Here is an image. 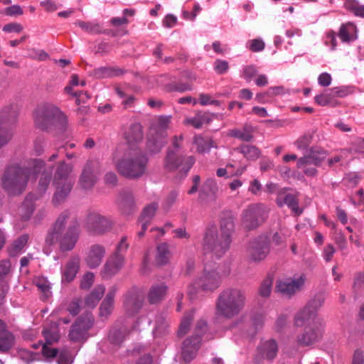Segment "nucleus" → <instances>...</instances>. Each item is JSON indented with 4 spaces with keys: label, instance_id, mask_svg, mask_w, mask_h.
<instances>
[{
    "label": "nucleus",
    "instance_id": "2",
    "mask_svg": "<svg viewBox=\"0 0 364 364\" xmlns=\"http://www.w3.org/2000/svg\"><path fill=\"white\" fill-rule=\"evenodd\" d=\"M45 163L40 159L31 160L27 165L14 164L9 166L2 178V187L10 196L21 194L27 186L28 178L40 173Z\"/></svg>",
    "mask_w": 364,
    "mask_h": 364
},
{
    "label": "nucleus",
    "instance_id": "64",
    "mask_svg": "<svg viewBox=\"0 0 364 364\" xmlns=\"http://www.w3.org/2000/svg\"><path fill=\"white\" fill-rule=\"evenodd\" d=\"M353 289L356 291L364 289V272L358 273L354 281Z\"/></svg>",
    "mask_w": 364,
    "mask_h": 364
},
{
    "label": "nucleus",
    "instance_id": "23",
    "mask_svg": "<svg viewBox=\"0 0 364 364\" xmlns=\"http://www.w3.org/2000/svg\"><path fill=\"white\" fill-rule=\"evenodd\" d=\"M105 255V249L100 245H93L90 247L85 258L86 264L90 268L98 267Z\"/></svg>",
    "mask_w": 364,
    "mask_h": 364
},
{
    "label": "nucleus",
    "instance_id": "28",
    "mask_svg": "<svg viewBox=\"0 0 364 364\" xmlns=\"http://www.w3.org/2000/svg\"><path fill=\"white\" fill-rule=\"evenodd\" d=\"M124 73V70L119 68L105 66L94 69L92 75L96 79H102L120 76Z\"/></svg>",
    "mask_w": 364,
    "mask_h": 364
},
{
    "label": "nucleus",
    "instance_id": "30",
    "mask_svg": "<svg viewBox=\"0 0 364 364\" xmlns=\"http://www.w3.org/2000/svg\"><path fill=\"white\" fill-rule=\"evenodd\" d=\"M14 343V337L6 330V324L0 320V352L8 351Z\"/></svg>",
    "mask_w": 364,
    "mask_h": 364
},
{
    "label": "nucleus",
    "instance_id": "44",
    "mask_svg": "<svg viewBox=\"0 0 364 364\" xmlns=\"http://www.w3.org/2000/svg\"><path fill=\"white\" fill-rule=\"evenodd\" d=\"M315 102L321 106L336 107L339 103L334 98L331 90H327L325 92L317 95L314 97Z\"/></svg>",
    "mask_w": 364,
    "mask_h": 364
},
{
    "label": "nucleus",
    "instance_id": "27",
    "mask_svg": "<svg viewBox=\"0 0 364 364\" xmlns=\"http://www.w3.org/2000/svg\"><path fill=\"white\" fill-rule=\"evenodd\" d=\"M124 262V257L122 254H113L109 257L104 267V272L106 274L112 276L117 273L122 267Z\"/></svg>",
    "mask_w": 364,
    "mask_h": 364
},
{
    "label": "nucleus",
    "instance_id": "21",
    "mask_svg": "<svg viewBox=\"0 0 364 364\" xmlns=\"http://www.w3.org/2000/svg\"><path fill=\"white\" fill-rule=\"evenodd\" d=\"M297 198L296 194L289 193L285 190H282L277 194L276 203L279 207L287 205L296 215H300L303 213V209L299 207Z\"/></svg>",
    "mask_w": 364,
    "mask_h": 364
},
{
    "label": "nucleus",
    "instance_id": "55",
    "mask_svg": "<svg viewBox=\"0 0 364 364\" xmlns=\"http://www.w3.org/2000/svg\"><path fill=\"white\" fill-rule=\"evenodd\" d=\"M157 208L158 204L156 203H151L145 207L139 219V222L150 223L151 220L155 215Z\"/></svg>",
    "mask_w": 364,
    "mask_h": 364
},
{
    "label": "nucleus",
    "instance_id": "20",
    "mask_svg": "<svg viewBox=\"0 0 364 364\" xmlns=\"http://www.w3.org/2000/svg\"><path fill=\"white\" fill-rule=\"evenodd\" d=\"M323 299L318 296L313 299L295 316V323L297 326H302L315 315L316 311L323 305Z\"/></svg>",
    "mask_w": 364,
    "mask_h": 364
},
{
    "label": "nucleus",
    "instance_id": "10",
    "mask_svg": "<svg viewBox=\"0 0 364 364\" xmlns=\"http://www.w3.org/2000/svg\"><path fill=\"white\" fill-rule=\"evenodd\" d=\"M268 214L267 208L261 203L250 205L243 210L242 224L248 230L257 228L262 224Z\"/></svg>",
    "mask_w": 364,
    "mask_h": 364
},
{
    "label": "nucleus",
    "instance_id": "3",
    "mask_svg": "<svg viewBox=\"0 0 364 364\" xmlns=\"http://www.w3.org/2000/svg\"><path fill=\"white\" fill-rule=\"evenodd\" d=\"M247 300L246 293L240 288H226L218 295L216 314L226 318H232L244 309Z\"/></svg>",
    "mask_w": 364,
    "mask_h": 364
},
{
    "label": "nucleus",
    "instance_id": "11",
    "mask_svg": "<svg viewBox=\"0 0 364 364\" xmlns=\"http://www.w3.org/2000/svg\"><path fill=\"white\" fill-rule=\"evenodd\" d=\"M194 163L193 156H183L168 149L164 159V168L171 172L180 168V171L186 176Z\"/></svg>",
    "mask_w": 364,
    "mask_h": 364
},
{
    "label": "nucleus",
    "instance_id": "34",
    "mask_svg": "<svg viewBox=\"0 0 364 364\" xmlns=\"http://www.w3.org/2000/svg\"><path fill=\"white\" fill-rule=\"evenodd\" d=\"M75 25L80 27L83 31L91 35L109 33L107 31H104L100 23L96 21H77Z\"/></svg>",
    "mask_w": 364,
    "mask_h": 364
},
{
    "label": "nucleus",
    "instance_id": "17",
    "mask_svg": "<svg viewBox=\"0 0 364 364\" xmlns=\"http://www.w3.org/2000/svg\"><path fill=\"white\" fill-rule=\"evenodd\" d=\"M323 326L321 322H314L306 326L304 332L296 337V343L301 346H307L318 341L322 336Z\"/></svg>",
    "mask_w": 364,
    "mask_h": 364
},
{
    "label": "nucleus",
    "instance_id": "15",
    "mask_svg": "<svg viewBox=\"0 0 364 364\" xmlns=\"http://www.w3.org/2000/svg\"><path fill=\"white\" fill-rule=\"evenodd\" d=\"M87 223L90 231L96 235H102L110 231L112 221L97 212H91L87 215Z\"/></svg>",
    "mask_w": 364,
    "mask_h": 364
},
{
    "label": "nucleus",
    "instance_id": "63",
    "mask_svg": "<svg viewBox=\"0 0 364 364\" xmlns=\"http://www.w3.org/2000/svg\"><path fill=\"white\" fill-rule=\"evenodd\" d=\"M330 90L335 99L336 97H344L350 93V89L344 86L336 87Z\"/></svg>",
    "mask_w": 364,
    "mask_h": 364
},
{
    "label": "nucleus",
    "instance_id": "56",
    "mask_svg": "<svg viewBox=\"0 0 364 364\" xmlns=\"http://www.w3.org/2000/svg\"><path fill=\"white\" fill-rule=\"evenodd\" d=\"M273 279L271 277H267L261 283L259 289V294L262 297H269L272 287Z\"/></svg>",
    "mask_w": 364,
    "mask_h": 364
},
{
    "label": "nucleus",
    "instance_id": "43",
    "mask_svg": "<svg viewBox=\"0 0 364 364\" xmlns=\"http://www.w3.org/2000/svg\"><path fill=\"white\" fill-rule=\"evenodd\" d=\"M169 331V321L166 316L163 314H159L156 318V323L154 329V334L155 336H161Z\"/></svg>",
    "mask_w": 364,
    "mask_h": 364
},
{
    "label": "nucleus",
    "instance_id": "37",
    "mask_svg": "<svg viewBox=\"0 0 364 364\" xmlns=\"http://www.w3.org/2000/svg\"><path fill=\"white\" fill-rule=\"evenodd\" d=\"M167 291V287L164 284L153 285L148 294V299L151 304H156L162 300Z\"/></svg>",
    "mask_w": 364,
    "mask_h": 364
},
{
    "label": "nucleus",
    "instance_id": "38",
    "mask_svg": "<svg viewBox=\"0 0 364 364\" xmlns=\"http://www.w3.org/2000/svg\"><path fill=\"white\" fill-rule=\"evenodd\" d=\"M253 128L251 125L245 124L242 129H232L229 131L228 135L239 139L243 141H250L253 139Z\"/></svg>",
    "mask_w": 364,
    "mask_h": 364
},
{
    "label": "nucleus",
    "instance_id": "29",
    "mask_svg": "<svg viewBox=\"0 0 364 364\" xmlns=\"http://www.w3.org/2000/svg\"><path fill=\"white\" fill-rule=\"evenodd\" d=\"M166 136L149 132L146 143L147 151L152 154L160 152L166 144Z\"/></svg>",
    "mask_w": 364,
    "mask_h": 364
},
{
    "label": "nucleus",
    "instance_id": "57",
    "mask_svg": "<svg viewBox=\"0 0 364 364\" xmlns=\"http://www.w3.org/2000/svg\"><path fill=\"white\" fill-rule=\"evenodd\" d=\"M313 134L306 133L300 136L294 143L296 148L300 150H305L312 141Z\"/></svg>",
    "mask_w": 364,
    "mask_h": 364
},
{
    "label": "nucleus",
    "instance_id": "47",
    "mask_svg": "<svg viewBox=\"0 0 364 364\" xmlns=\"http://www.w3.org/2000/svg\"><path fill=\"white\" fill-rule=\"evenodd\" d=\"M170 123V118L168 117H160L157 122L151 126L149 131L150 133L159 134L162 136H167L166 129Z\"/></svg>",
    "mask_w": 364,
    "mask_h": 364
},
{
    "label": "nucleus",
    "instance_id": "58",
    "mask_svg": "<svg viewBox=\"0 0 364 364\" xmlns=\"http://www.w3.org/2000/svg\"><path fill=\"white\" fill-rule=\"evenodd\" d=\"M38 289L43 293L45 296L48 298L50 295V284L49 282L44 277L38 278L36 282Z\"/></svg>",
    "mask_w": 364,
    "mask_h": 364
},
{
    "label": "nucleus",
    "instance_id": "54",
    "mask_svg": "<svg viewBox=\"0 0 364 364\" xmlns=\"http://www.w3.org/2000/svg\"><path fill=\"white\" fill-rule=\"evenodd\" d=\"M52 176V168L48 171H43L39 180L38 190L41 194H43L47 190Z\"/></svg>",
    "mask_w": 364,
    "mask_h": 364
},
{
    "label": "nucleus",
    "instance_id": "52",
    "mask_svg": "<svg viewBox=\"0 0 364 364\" xmlns=\"http://www.w3.org/2000/svg\"><path fill=\"white\" fill-rule=\"evenodd\" d=\"M193 311H190V312L185 314V315L183 316V317L181 319V323H180V326H179V328L178 330V336L179 337H182L188 333V331L190 328L191 323L193 321Z\"/></svg>",
    "mask_w": 364,
    "mask_h": 364
},
{
    "label": "nucleus",
    "instance_id": "36",
    "mask_svg": "<svg viewBox=\"0 0 364 364\" xmlns=\"http://www.w3.org/2000/svg\"><path fill=\"white\" fill-rule=\"evenodd\" d=\"M127 335L128 331L125 326H114L110 330L108 339L112 344L119 346Z\"/></svg>",
    "mask_w": 364,
    "mask_h": 364
},
{
    "label": "nucleus",
    "instance_id": "32",
    "mask_svg": "<svg viewBox=\"0 0 364 364\" xmlns=\"http://www.w3.org/2000/svg\"><path fill=\"white\" fill-rule=\"evenodd\" d=\"M171 257L169 245L167 243H160L156 247L155 263L159 267L167 264Z\"/></svg>",
    "mask_w": 364,
    "mask_h": 364
},
{
    "label": "nucleus",
    "instance_id": "9",
    "mask_svg": "<svg viewBox=\"0 0 364 364\" xmlns=\"http://www.w3.org/2000/svg\"><path fill=\"white\" fill-rule=\"evenodd\" d=\"M206 330V321L203 319L199 320L196 325L193 334L183 341L181 354L186 362H190L196 357L200 346L202 335Z\"/></svg>",
    "mask_w": 364,
    "mask_h": 364
},
{
    "label": "nucleus",
    "instance_id": "35",
    "mask_svg": "<svg viewBox=\"0 0 364 364\" xmlns=\"http://www.w3.org/2000/svg\"><path fill=\"white\" fill-rule=\"evenodd\" d=\"M43 334L46 340L45 343L51 345L58 342L60 336L58 324L55 322H51L48 326L44 328Z\"/></svg>",
    "mask_w": 364,
    "mask_h": 364
},
{
    "label": "nucleus",
    "instance_id": "33",
    "mask_svg": "<svg viewBox=\"0 0 364 364\" xmlns=\"http://www.w3.org/2000/svg\"><path fill=\"white\" fill-rule=\"evenodd\" d=\"M119 205L124 214H129L135 207L134 197L130 191H123L118 199Z\"/></svg>",
    "mask_w": 364,
    "mask_h": 364
},
{
    "label": "nucleus",
    "instance_id": "25",
    "mask_svg": "<svg viewBox=\"0 0 364 364\" xmlns=\"http://www.w3.org/2000/svg\"><path fill=\"white\" fill-rule=\"evenodd\" d=\"M117 291L115 286L112 287L100 306V316L105 319L112 314L114 309V297Z\"/></svg>",
    "mask_w": 364,
    "mask_h": 364
},
{
    "label": "nucleus",
    "instance_id": "40",
    "mask_svg": "<svg viewBox=\"0 0 364 364\" xmlns=\"http://www.w3.org/2000/svg\"><path fill=\"white\" fill-rule=\"evenodd\" d=\"M234 218L230 212L223 213L220 220V235H228L231 237V234L234 230Z\"/></svg>",
    "mask_w": 364,
    "mask_h": 364
},
{
    "label": "nucleus",
    "instance_id": "24",
    "mask_svg": "<svg viewBox=\"0 0 364 364\" xmlns=\"http://www.w3.org/2000/svg\"><path fill=\"white\" fill-rule=\"evenodd\" d=\"M124 137L129 145H135L144 139L143 128L140 123L134 122L130 124L124 132Z\"/></svg>",
    "mask_w": 364,
    "mask_h": 364
},
{
    "label": "nucleus",
    "instance_id": "31",
    "mask_svg": "<svg viewBox=\"0 0 364 364\" xmlns=\"http://www.w3.org/2000/svg\"><path fill=\"white\" fill-rule=\"evenodd\" d=\"M278 351L277 344L274 340L264 341L258 348L259 354L267 360H273Z\"/></svg>",
    "mask_w": 364,
    "mask_h": 364
},
{
    "label": "nucleus",
    "instance_id": "18",
    "mask_svg": "<svg viewBox=\"0 0 364 364\" xmlns=\"http://www.w3.org/2000/svg\"><path fill=\"white\" fill-rule=\"evenodd\" d=\"M100 171V163L95 160L88 161L81 173L79 183L85 190L91 189L97 181V174Z\"/></svg>",
    "mask_w": 364,
    "mask_h": 364
},
{
    "label": "nucleus",
    "instance_id": "39",
    "mask_svg": "<svg viewBox=\"0 0 364 364\" xmlns=\"http://www.w3.org/2000/svg\"><path fill=\"white\" fill-rule=\"evenodd\" d=\"M105 291V287L102 285L97 286L91 293L85 299V304L89 308H94L102 299Z\"/></svg>",
    "mask_w": 364,
    "mask_h": 364
},
{
    "label": "nucleus",
    "instance_id": "4",
    "mask_svg": "<svg viewBox=\"0 0 364 364\" xmlns=\"http://www.w3.org/2000/svg\"><path fill=\"white\" fill-rule=\"evenodd\" d=\"M148 157L140 149H135L126 152L124 156L116 163V168L124 177L138 179L145 174Z\"/></svg>",
    "mask_w": 364,
    "mask_h": 364
},
{
    "label": "nucleus",
    "instance_id": "61",
    "mask_svg": "<svg viewBox=\"0 0 364 364\" xmlns=\"http://www.w3.org/2000/svg\"><path fill=\"white\" fill-rule=\"evenodd\" d=\"M249 48L252 52H259L264 49L265 44L260 38H255L248 42Z\"/></svg>",
    "mask_w": 364,
    "mask_h": 364
},
{
    "label": "nucleus",
    "instance_id": "49",
    "mask_svg": "<svg viewBox=\"0 0 364 364\" xmlns=\"http://www.w3.org/2000/svg\"><path fill=\"white\" fill-rule=\"evenodd\" d=\"M28 239V235L24 234L14 240L10 247V254L13 256H16L21 253L25 246L27 245Z\"/></svg>",
    "mask_w": 364,
    "mask_h": 364
},
{
    "label": "nucleus",
    "instance_id": "48",
    "mask_svg": "<svg viewBox=\"0 0 364 364\" xmlns=\"http://www.w3.org/2000/svg\"><path fill=\"white\" fill-rule=\"evenodd\" d=\"M194 144L197 146L198 152L201 154L209 151L211 147H216L212 139L201 136L194 137Z\"/></svg>",
    "mask_w": 364,
    "mask_h": 364
},
{
    "label": "nucleus",
    "instance_id": "6",
    "mask_svg": "<svg viewBox=\"0 0 364 364\" xmlns=\"http://www.w3.org/2000/svg\"><path fill=\"white\" fill-rule=\"evenodd\" d=\"M230 270L221 271L220 267L210 269L205 267L203 274L188 287V294L192 299L199 289L214 290L220 284L222 277L228 275Z\"/></svg>",
    "mask_w": 364,
    "mask_h": 364
},
{
    "label": "nucleus",
    "instance_id": "5",
    "mask_svg": "<svg viewBox=\"0 0 364 364\" xmlns=\"http://www.w3.org/2000/svg\"><path fill=\"white\" fill-rule=\"evenodd\" d=\"M67 117L61 110L53 105H46L38 107L34 112L36 126L41 130L64 131L67 125Z\"/></svg>",
    "mask_w": 364,
    "mask_h": 364
},
{
    "label": "nucleus",
    "instance_id": "53",
    "mask_svg": "<svg viewBox=\"0 0 364 364\" xmlns=\"http://www.w3.org/2000/svg\"><path fill=\"white\" fill-rule=\"evenodd\" d=\"M11 264L9 259L0 261V282L9 283V276L11 273Z\"/></svg>",
    "mask_w": 364,
    "mask_h": 364
},
{
    "label": "nucleus",
    "instance_id": "59",
    "mask_svg": "<svg viewBox=\"0 0 364 364\" xmlns=\"http://www.w3.org/2000/svg\"><path fill=\"white\" fill-rule=\"evenodd\" d=\"M81 300L79 298L73 299L68 304L67 311L73 316L77 315L80 310Z\"/></svg>",
    "mask_w": 364,
    "mask_h": 364
},
{
    "label": "nucleus",
    "instance_id": "14",
    "mask_svg": "<svg viewBox=\"0 0 364 364\" xmlns=\"http://www.w3.org/2000/svg\"><path fill=\"white\" fill-rule=\"evenodd\" d=\"M269 252V244L266 237H261L250 242L247 247V258L250 262L259 263Z\"/></svg>",
    "mask_w": 364,
    "mask_h": 364
},
{
    "label": "nucleus",
    "instance_id": "41",
    "mask_svg": "<svg viewBox=\"0 0 364 364\" xmlns=\"http://www.w3.org/2000/svg\"><path fill=\"white\" fill-rule=\"evenodd\" d=\"M236 151L243 154V156L248 160H256L260 155V150L254 145L242 144L235 149Z\"/></svg>",
    "mask_w": 364,
    "mask_h": 364
},
{
    "label": "nucleus",
    "instance_id": "8",
    "mask_svg": "<svg viewBox=\"0 0 364 364\" xmlns=\"http://www.w3.org/2000/svg\"><path fill=\"white\" fill-rule=\"evenodd\" d=\"M231 237L228 235L218 234L215 226L209 228L203 240V249L216 257H222L230 248Z\"/></svg>",
    "mask_w": 364,
    "mask_h": 364
},
{
    "label": "nucleus",
    "instance_id": "26",
    "mask_svg": "<svg viewBox=\"0 0 364 364\" xmlns=\"http://www.w3.org/2000/svg\"><path fill=\"white\" fill-rule=\"evenodd\" d=\"M80 261L78 256H73L69 259L63 271V282H70L75 278L80 269Z\"/></svg>",
    "mask_w": 364,
    "mask_h": 364
},
{
    "label": "nucleus",
    "instance_id": "7",
    "mask_svg": "<svg viewBox=\"0 0 364 364\" xmlns=\"http://www.w3.org/2000/svg\"><path fill=\"white\" fill-rule=\"evenodd\" d=\"M328 154V151L323 149L312 146L309 149L308 154L297 159L296 167L301 169L306 176L315 177L318 174L316 167L321 166Z\"/></svg>",
    "mask_w": 364,
    "mask_h": 364
},
{
    "label": "nucleus",
    "instance_id": "12",
    "mask_svg": "<svg viewBox=\"0 0 364 364\" xmlns=\"http://www.w3.org/2000/svg\"><path fill=\"white\" fill-rule=\"evenodd\" d=\"M306 279L304 274L278 279L275 286V292L284 298L291 299L303 289Z\"/></svg>",
    "mask_w": 364,
    "mask_h": 364
},
{
    "label": "nucleus",
    "instance_id": "45",
    "mask_svg": "<svg viewBox=\"0 0 364 364\" xmlns=\"http://www.w3.org/2000/svg\"><path fill=\"white\" fill-rule=\"evenodd\" d=\"M356 26L351 23H348L341 27L338 36L343 42H348L356 38Z\"/></svg>",
    "mask_w": 364,
    "mask_h": 364
},
{
    "label": "nucleus",
    "instance_id": "22",
    "mask_svg": "<svg viewBox=\"0 0 364 364\" xmlns=\"http://www.w3.org/2000/svg\"><path fill=\"white\" fill-rule=\"evenodd\" d=\"M53 185L55 187V191L53 194L52 203L55 206H58L65 202L68 195L70 194L73 181L60 182L53 181Z\"/></svg>",
    "mask_w": 364,
    "mask_h": 364
},
{
    "label": "nucleus",
    "instance_id": "42",
    "mask_svg": "<svg viewBox=\"0 0 364 364\" xmlns=\"http://www.w3.org/2000/svg\"><path fill=\"white\" fill-rule=\"evenodd\" d=\"M72 171L70 166L67 164L65 161H61L57 167L55 173L53 181L60 182L73 181L70 177L69 174Z\"/></svg>",
    "mask_w": 364,
    "mask_h": 364
},
{
    "label": "nucleus",
    "instance_id": "50",
    "mask_svg": "<svg viewBox=\"0 0 364 364\" xmlns=\"http://www.w3.org/2000/svg\"><path fill=\"white\" fill-rule=\"evenodd\" d=\"M218 191L216 182L213 179H208L200 190V198H205L209 195H215Z\"/></svg>",
    "mask_w": 364,
    "mask_h": 364
},
{
    "label": "nucleus",
    "instance_id": "51",
    "mask_svg": "<svg viewBox=\"0 0 364 364\" xmlns=\"http://www.w3.org/2000/svg\"><path fill=\"white\" fill-rule=\"evenodd\" d=\"M209 120L206 114L202 112H198L195 117L192 118H186L184 124L191 125L194 128L199 129L205 122Z\"/></svg>",
    "mask_w": 364,
    "mask_h": 364
},
{
    "label": "nucleus",
    "instance_id": "46",
    "mask_svg": "<svg viewBox=\"0 0 364 364\" xmlns=\"http://www.w3.org/2000/svg\"><path fill=\"white\" fill-rule=\"evenodd\" d=\"M34 211V203L32 198L28 196L18 208V214L23 220L30 219Z\"/></svg>",
    "mask_w": 364,
    "mask_h": 364
},
{
    "label": "nucleus",
    "instance_id": "16",
    "mask_svg": "<svg viewBox=\"0 0 364 364\" xmlns=\"http://www.w3.org/2000/svg\"><path fill=\"white\" fill-rule=\"evenodd\" d=\"M144 304V295L136 289H132L124 295L123 307L126 314L133 316L139 313Z\"/></svg>",
    "mask_w": 364,
    "mask_h": 364
},
{
    "label": "nucleus",
    "instance_id": "1",
    "mask_svg": "<svg viewBox=\"0 0 364 364\" xmlns=\"http://www.w3.org/2000/svg\"><path fill=\"white\" fill-rule=\"evenodd\" d=\"M80 234L79 219L73 212L66 210L58 215L48 231L46 245L52 246L58 242L62 252L70 251L77 244Z\"/></svg>",
    "mask_w": 364,
    "mask_h": 364
},
{
    "label": "nucleus",
    "instance_id": "13",
    "mask_svg": "<svg viewBox=\"0 0 364 364\" xmlns=\"http://www.w3.org/2000/svg\"><path fill=\"white\" fill-rule=\"evenodd\" d=\"M93 323V316L90 314L80 316L70 327L69 340L74 343L85 342L89 337L88 331L92 327Z\"/></svg>",
    "mask_w": 364,
    "mask_h": 364
},
{
    "label": "nucleus",
    "instance_id": "60",
    "mask_svg": "<svg viewBox=\"0 0 364 364\" xmlns=\"http://www.w3.org/2000/svg\"><path fill=\"white\" fill-rule=\"evenodd\" d=\"M58 364H71L73 363V357L68 350H62L60 351L58 357Z\"/></svg>",
    "mask_w": 364,
    "mask_h": 364
},
{
    "label": "nucleus",
    "instance_id": "19",
    "mask_svg": "<svg viewBox=\"0 0 364 364\" xmlns=\"http://www.w3.org/2000/svg\"><path fill=\"white\" fill-rule=\"evenodd\" d=\"M18 110L14 105L4 107L0 110V128L14 134L17 124Z\"/></svg>",
    "mask_w": 364,
    "mask_h": 364
},
{
    "label": "nucleus",
    "instance_id": "62",
    "mask_svg": "<svg viewBox=\"0 0 364 364\" xmlns=\"http://www.w3.org/2000/svg\"><path fill=\"white\" fill-rule=\"evenodd\" d=\"M214 69L218 74H224L229 69L228 61L223 60H216L214 63Z\"/></svg>",
    "mask_w": 364,
    "mask_h": 364
}]
</instances>
